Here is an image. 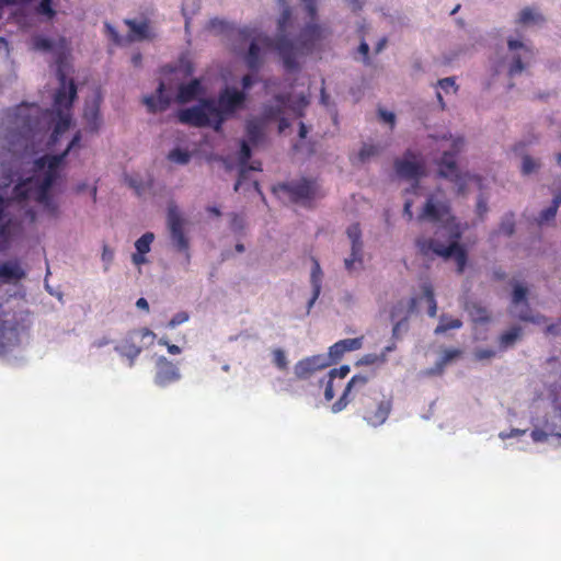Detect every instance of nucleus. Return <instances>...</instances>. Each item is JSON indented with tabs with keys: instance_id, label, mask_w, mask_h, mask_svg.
I'll return each mask as SVG.
<instances>
[{
	"instance_id": "f257e3e1",
	"label": "nucleus",
	"mask_w": 561,
	"mask_h": 561,
	"mask_svg": "<svg viewBox=\"0 0 561 561\" xmlns=\"http://www.w3.org/2000/svg\"><path fill=\"white\" fill-rule=\"evenodd\" d=\"M58 80L59 88L54 95L51 110L42 113L36 104L23 103L8 110L2 118L0 139L3 149L12 153L15 164H31V174L19 178L8 201H5L7 188L13 179L8 175L3 182H0L1 248H5L20 231L19 220L10 216L11 209L23 213V218L30 222H34L37 218L35 208L47 218L58 216L59 205L49 190L60 176L64 158L80 149L81 131L78 130L66 142L60 153L45 154L33 159L32 162L28 160L35 152L36 140L42 138V134L47 129H53L47 141L51 151L57 150L67 140L65 135L72 123L70 107L77 95V89L72 80H67L60 67Z\"/></svg>"
},
{
	"instance_id": "f03ea898",
	"label": "nucleus",
	"mask_w": 561,
	"mask_h": 561,
	"mask_svg": "<svg viewBox=\"0 0 561 561\" xmlns=\"http://www.w3.org/2000/svg\"><path fill=\"white\" fill-rule=\"evenodd\" d=\"M309 104L308 96L300 92L294 95H277L264 105L261 117H253L247 123V140H243L240 149V170L239 179L234 184V191H239L242 183L247 180L249 171L260 170V163L249 164L251 157L250 145H257L264 137L265 126L270 122H278V130L283 133L289 127V121L302 116L304 110Z\"/></svg>"
},
{
	"instance_id": "7ed1b4c3",
	"label": "nucleus",
	"mask_w": 561,
	"mask_h": 561,
	"mask_svg": "<svg viewBox=\"0 0 561 561\" xmlns=\"http://www.w3.org/2000/svg\"><path fill=\"white\" fill-rule=\"evenodd\" d=\"M419 220H427L437 225L434 238L422 237L416 240L419 250L425 255L433 253L445 259L454 257L457 272L462 273L467 264V256L458 244L461 231L440 193L431 194L427 197Z\"/></svg>"
},
{
	"instance_id": "20e7f679",
	"label": "nucleus",
	"mask_w": 561,
	"mask_h": 561,
	"mask_svg": "<svg viewBox=\"0 0 561 561\" xmlns=\"http://www.w3.org/2000/svg\"><path fill=\"white\" fill-rule=\"evenodd\" d=\"M280 8V15L277 20V39L273 42L262 32L252 28H242L233 32L237 43L233 44V50L244 55L245 62L251 70H256L261 66L262 55L265 50L275 48L282 59L287 65H293V45L289 43L288 36L291 34L293 20L296 18L294 9L289 5L288 0H276Z\"/></svg>"
},
{
	"instance_id": "39448f33",
	"label": "nucleus",
	"mask_w": 561,
	"mask_h": 561,
	"mask_svg": "<svg viewBox=\"0 0 561 561\" xmlns=\"http://www.w3.org/2000/svg\"><path fill=\"white\" fill-rule=\"evenodd\" d=\"M256 81V76L247 75L242 78V90L234 87H226L219 94L218 101L202 99L196 105L181 110L178 114L181 123L193 126H210L215 130L221 128L229 115L243 108L247 92Z\"/></svg>"
},
{
	"instance_id": "423d86ee",
	"label": "nucleus",
	"mask_w": 561,
	"mask_h": 561,
	"mask_svg": "<svg viewBox=\"0 0 561 561\" xmlns=\"http://www.w3.org/2000/svg\"><path fill=\"white\" fill-rule=\"evenodd\" d=\"M31 319L25 312L0 314V359L9 365L25 360Z\"/></svg>"
},
{
	"instance_id": "0eeeda50",
	"label": "nucleus",
	"mask_w": 561,
	"mask_h": 561,
	"mask_svg": "<svg viewBox=\"0 0 561 561\" xmlns=\"http://www.w3.org/2000/svg\"><path fill=\"white\" fill-rule=\"evenodd\" d=\"M437 142V150L442 151L439 159L434 158L438 164V174L453 182L458 195L465 196L474 188H481V179L474 174L460 173L456 162L455 154L460 150L463 139L461 137H453L443 134L433 137Z\"/></svg>"
},
{
	"instance_id": "6e6552de",
	"label": "nucleus",
	"mask_w": 561,
	"mask_h": 561,
	"mask_svg": "<svg viewBox=\"0 0 561 561\" xmlns=\"http://www.w3.org/2000/svg\"><path fill=\"white\" fill-rule=\"evenodd\" d=\"M290 35L288 36L289 43L293 45V65H287L283 59V62L287 69H295L297 67V58L299 55L308 53L320 45L330 35V31L327 25L321 24L317 20H308L306 24L298 30L297 19L293 20V27L290 28Z\"/></svg>"
},
{
	"instance_id": "1a4fd4ad",
	"label": "nucleus",
	"mask_w": 561,
	"mask_h": 561,
	"mask_svg": "<svg viewBox=\"0 0 561 561\" xmlns=\"http://www.w3.org/2000/svg\"><path fill=\"white\" fill-rule=\"evenodd\" d=\"M529 436L535 444L561 448V412L533 419Z\"/></svg>"
},
{
	"instance_id": "9d476101",
	"label": "nucleus",
	"mask_w": 561,
	"mask_h": 561,
	"mask_svg": "<svg viewBox=\"0 0 561 561\" xmlns=\"http://www.w3.org/2000/svg\"><path fill=\"white\" fill-rule=\"evenodd\" d=\"M512 295L510 304V313L519 319L520 321L541 324L546 322V318L540 313H535L530 308L528 287L519 280L513 279L511 282Z\"/></svg>"
},
{
	"instance_id": "9b49d317",
	"label": "nucleus",
	"mask_w": 561,
	"mask_h": 561,
	"mask_svg": "<svg viewBox=\"0 0 561 561\" xmlns=\"http://www.w3.org/2000/svg\"><path fill=\"white\" fill-rule=\"evenodd\" d=\"M534 57L530 45L519 39L507 41V72L511 78L520 75Z\"/></svg>"
},
{
	"instance_id": "f8f14e48",
	"label": "nucleus",
	"mask_w": 561,
	"mask_h": 561,
	"mask_svg": "<svg viewBox=\"0 0 561 561\" xmlns=\"http://www.w3.org/2000/svg\"><path fill=\"white\" fill-rule=\"evenodd\" d=\"M394 167L398 176L412 182L411 188H407V192L416 193L417 182L425 174V165L422 158L408 151L401 159L396 161Z\"/></svg>"
},
{
	"instance_id": "ddd939ff",
	"label": "nucleus",
	"mask_w": 561,
	"mask_h": 561,
	"mask_svg": "<svg viewBox=\"0 0 561 561\" xmlns=\"http://www.w3.org/2000/svg\"><path fill=\"white\" fill-rule=\"evenodd\" d=\"M168 227L170 229L172 244L178 251L184 252L186 261H188V239L184 233V219L178 206L173 203H170L168 206Z\"/></svg>"
},
{
	"instance_id": "4468645a",
	"label": "nucleus",
	"mask_w": 561,
	"mask_h": 561,
	"mask_svg": "<svg viewBox=\"0 0 561 561\" xmlns=\"http://www.w3.org/2000/svg\"><path fill=\"white\" fill-rule=\"evenodd\" d=\"M154 385L160 388H167L181 380L182 374L178 364L169 360L163 355L154 354Z\"/></svg>"
},
{
	"instance_id": "2eb2a0df",
	"label": "nucleus",
	"mask_w": 561,
	"mask_h": 561,
	"mask_svg": "<svg viewBox=\"0 0 561 561\" xmlns=\"http://www.w3.org/2000/svg\"><path fill=\"white\" fill-rule=\"evenodd\" d=\"M363 419L373 427H378L386 423L392 408L391 398L380 394L373 399V402L364 403Z\"/></svg>"
},
{
	"instance_id": "dca6fc26",
	"label": "nucleus",
	"mask_w": 561,
	"mask_h": 561,
	"mask_svg": "<svg viewBox=\"0 0 561 561\" xmlns=\"http://www.w3.org/2000/svg\"><path fill=\"white\" fill-rule=\"evenodd\" d=\"M276 192L288 194L294 202L305 203L314 195L316 183L301 179L278 185Z\"/></svg>"
},
{
	"instance_id": "f3484780",
	"label": "nucleus",
	"mask_w": 561,
	"mask_h": 561,
	"mask_svg": "<svg viewBox=\"0 0 561 561\" xmlns=\"http://www.w3.org/2000/svg\"><path fill=\"white\" fill-rule=\"evenodd\" d=\"M327 367L329 366L325 363V357L317 354L298 360L294 366V375L298 380H307Z\"/></svg>"
},
{
	"instance_id": "a211bd4d",
	"label": "nucleus",
	"mask_w": 561,
	"mask_h": 561,
	"mask_svg": "<svg viewBox=\"0 0 561 561\" xmlns=\"http://www.w3.org/2000/svg\"><path fill=\"white\" fill-rule=\"evenodd\" d=\"M100 103L101 95L99 91H94L92 96L85 101L83 108V121L85 123V127L90 131H98L102 125Z\"/></svg>"
},
{
	"instance_id": "6ab92c4d",
	"label": "nucleus",
	"mask_w": 561,
	"mask_h": 561,
	"mask_svg": "<svg viewBox=\"0 0 561 561\" xmlns=\"http://www.w3.org/2000/svg\"><path fill=\"white\" fill-rule=\"evenodd\" d=\"M128 32L122 36L117 30L108 22L104 23L105 32L108 37L117 45L125 46L140 37V23L137 21H126Z\"/></svg>"
},
{
	"instance_id": "aec40b11",
	"label": "nucleus",
	"mask_w": 561,
	"mask_h": 561,
	"mask_svg": "<svg viewBox=\"0 0 561 561\" xmlns=\"http://www.w3.org/2000/svg\"><path fill=\"white\" fill-rule=\"evenodd\" d=\"M415 306V300L409 299L407 301H399L391 310V320L393 321L392 335L398 339L403 332L408 330V317L400 318L404 310H412Z\"/></svg>"
},
{
	"instance_id": "412c9836",
	"label": "nucleus",
	"mask_w": 561,
	"mask_h": 561,
	"mask_svg": "<svg viewBox=\"0 0 561 561\" xmlns=\"http://www.w3.org/2000/svg\"><path fill=\"white\" fill-rule=\"evenodd\" d=\"M138 337L139 334L137 332H131L115 347L128 366L134 365L135 359L139 354V348L137 346Z\"/></svg>"
},
{
	"instance_id": "4be33fe9",
	"label": "nucleus",
	"mask_w": 561,
	"mask_h": 561,
	"mask_svg": "<svg viewBox=\"0 0 561 561\" xmlns=\"http://www.w3.org/2000/svg\"><path fill=\"white\" fill-rule=\"evenodd\" d=\"M368 381V378L366 376H363V375H355L351 378V380L347 382V386L342 394V397L333 403L332 405V412L333 413H339L341 411H343L346 405L348 404V400H347V397H348V393L351 392V390L353 388H362L364 387Z\"/></svg>"
},
{
	"instance_id": "5701e85b",
	"label": "nucleus",
	"mask_w": 561,
	"mask_h": 561,
	"mask_svg": "<svg viewBox=\"0 0 561 561\" xmlns=\"http://www.w3.org/2000/svg\"><path fill=\"white\" fill-rule=\"evenodd\" d=\"M173 92L171 89L167 88L165 83L162 81L158 88V99L154 100L153 98H148L142 100V103H145L151 111H162L170 104Z\"/></svg>"
},
{
	"instance_id": "b1692460",
	"label": "nucleus",
	"mask_w": 561,
	"mask_h": 561,
	"mask_svg": "<svg viewBox=\"0 0 561 561\" xmlns=\"http://www.w3.org/2000/svg\"><path fill=\"white\" fill-rule=\"evenodd\" d=\"M203 94H204V90L201 84V81L197 79H194L186 84L180 85L178 93H176V100L180 103H186V102L193 101L195 99H198Z\"/></svg>"
},
{
	"instance_id": "393cba45",
	"label": "nucleus",
	"mask_w": 561,
	"mask_h": 561,
	"mask_svg": "<svg viewBox=\"0 0 561 561\" xmlns=\"http://www.w3.org/2000/svg\"><path fill=\"white\" fill-rule=\"evenodd\" d=\"M543 22V16L539 12L538 9L534 7H525L523 8L515 20V23L522 27H531L539 25Z\"/></svg>"
},
{
	"instance_id": "a878e982",
	"label": "nucleus",
	"mask_w": 561,
	"mask_h": 561,
	"mask_svg": "<svg viewBox=\"0 0 561 561\" xmlns=\"http://www.w3.org/2000/svg\"><path fill=\"white\" fill-rule=\"evenodd\" d=\"M24 276L25 272L18 261H7L0 264V280L2 283L16 282Z\"/></svg>"
},
{
	"instance_id": "bb28decb",
	"label": "nucleus",
	"mask_w": 561,
	"mask_h": 561,
	"mask_svg": "<svg viewBox=\"0 0 561 561\" xmlns=\"http://www.w3.org/2000/svg\"><path fill=\"white\" fill-rule=\"evenodd\" d=\"M363 248L351 247V253L344 259V267L348 274L359 272L364 264Z\"/></svg>"
},
{
	"instance_id": "cd10ccee",
	"label": "nucleus",
	"mask_w": 561,
	"mask_h": 561,
	"mask_svg": "<svg viewBox=\"0 0 561 561\" xmlns=\"http://www.w3.org/2000/svg\"><path fill=\"white\" fill-rule=\"evenodd\" d=\"M463 309L469 313L471 320L476 323H486L490 320L488 310L473 301H466Z\"/></svg>"
},
{
	"instance_id": "c85d7f7f",
	"label": "nucleus",
	"mask_w": 561,
	"mask_h": 561,
	"mask_svg": "<svg viewBox=\"0 0 561 561\" xmlns=\"http://www.w3.org/2000/svg\"><path fill=\"white\" fill-rule=\"evenodd\" d=\"M438 325L435 328V334H443L448 330H457L462 327V321L458 318H453L447 313H442L438 318Z\"/></svg>"
},
{
	"instance_id": "c756f323",
	"label": "nucleus",
	"mask_w": 561,
	"mask_h": 561,
	"mask_svg": "<svg viewBox=\"0 0 561 561\" xmlns=\"http://www.w3.org/2000/svg\"><path fill=\"white\" fill-rule=\"evenodd\" d=\"M561 205V196H556L553 199H552V203L550 206H548L547 208L542 209L536 221L539 226H543V225H547L549 224L551 220L554 219L556 215H557V211H558V208L560 207Z\"/></svg>"
},
{
	"instance_id": "7c9ffc66",
	"label": "nucleus",
	"mask_w": 561,
	"mask_h": 561,
	"mask_svg": "<svg viewBox=\"0 0 561 561\" xmlns=\"http://www.w3.org/2000/svg\"><path fill=\"white\" fill-rule=\"evenodd\" d=\"M523 329L518 325L512 327L510 330L502 333L499 337V343L502 350L512 347L516 341L522 336Z\"/></svg>"
},
{
	"instance_id": "2f4dec72",
	"label": "nucleus",
	"mask_w": 561,
	"mask_h": 561,
	"mask_svg": "<svg viewBox=\"0 0 561 561\" xmlns=\"http://www.w3.org/2000/svg\"><path fill=\"white\" fill-rule=\"evenodd\" d=\"M299 5L308 20H317L319 8L323 0H298Z\"/></svg>"
},
{
	"instance_id": "473e14b6",
	"label": "nucleus",
	"mask_w": 561,
	"mask_h": 561,
	"mask_svg": "<svg viewBox=\"0 0 561 561\" xmlns=\"http://www.w3.org/2000/svg\"><path fill=\"white\" fill-rule=\"evenodd\" d=\"M345 354L344 348L342 347L340 341L334 343L332 346H330L329 352L321 354L322 357H325V363L328 366H331L332 364L336 363L342 358V356Z\"/></svg>"
},
{
	"instance_id": "72a5a7b5",
	"label": "nucleus",
	"mask_w": 561,
	"mask_h": 561,
	"mask_svg": "<svg viewBox=\"0 0 561 561\" xmlns=\"http://www.w3.org/2000/svg\"><path fill=\"white\" fill-rule=\"evenodd\" d=\"M540 168V162L530 157V156H524L522 159V173L524 175H530L535 172H537Z\"/></svg>"
},
{
	"instance_id": "f704fd0d",
	"label": "nucleus",
	"mask_w": 561,
	"mask_h": 561,
	"mask_svg": "<svg viewBox=\"0 0 561 561\" xmlns=\"http://www.w3.org/2000/svg\"><path fill=\"white\" fill-rule=\"evenodd\" d=\"M515 231V219L513 214H507L503 217L499 233L504 234L506 237H511Z\"/></svg>"
},
{
	"instance_id": "c9c22d12",
	"label": "nucleus",
	"mask_w": 561,
	"mask_h": 561,
	"mask_svg": "<svg viewBox=\"0 0 561 561\" xmlns=\"http://www.w3.org/2000/svg\"><path fill=\"white\" fill-rule=\"evenodd\" d=\"M460 355L461 351L458 348H446L440 353L437 362L445 368L447 365L457 359Z\"/></svg>"
},
{
	"instance_id": "e433bc0d",
	"label": "nucleus",
	"mask_w": 561,
	"mask_h": 561,
	"mask_svg": "<svg viewBox=\"0 0 561 561\" xmlns=\"http://www.w3.org/2000/svg\"><path fill=\"white\" fill-rule=\"evenodd\" d=\"M310 283L312 289H316V291L321 290L322 287V271L320 267V264L318 261H313L312 268H311V275H310Z\"/></svg>"
},
{
	"instance_id": "4c0bfd02",
	"label": "nucleus",
	"mask_w": 561,
	"mask_h": 561,
	"mask_svg": "<svg viewBox=\"0 0 561 561\" xmlns=\"http://www.w3.org/2000/svg\"><path fill=\"white\" fill-rule=\"evenodd\" d=\"M346 233L351 242V247L363 248L362 232L358 225H351L347 228Z\"/></svg>"
},
{
	"instance_id": "58836bf2",
	"label": "nucleus",
	"mask_w": 561,
	"mask_h": 561,
	"mask_svg": "<svg viewBox=\"0 0 561 561\" xmlns=\"http://www.w3.org/2000/svg\"><path fill=\"white\" fill-rule=\"evenodd\" d=\"M169 159L178 164H186L191 160V154L187 151L181 149H173L169 153Z\"/></svg>"
},
{
	"instance_id": "ea45409f",
	"label": "nucleus",
	"mask_w": 561,
	"mask_h": 561,
	"mask_svg": "<svg viewBox=\"0 0 561 561\" xmlns=\"http://www.w3.org/2000/svg\"><path fill=\"white\" fill-rule=\"evenodd\" d=\"M363 341H364V337L360 336V337L341 340L340 343H341L342 347L344 348V352L346 353V352L357 351V350L362 348Z\"/></svg>"
},
{
	"instance_id": "a19ab883",
	"label": "nucleus",
	"mask_w": 561,
	"mask_h": 561,
	"mask_svg": "<svg viewBox=\"0 0 561 561\" xmlns=\"http://www.w3.org/2000/svg\"><path fill=\"white\" fill-rule=\"evenodd\" d=\"M33 48L39 51H49L53 49V42L43 36H35L32 41Z\"/></svg>"
},
{
	"instance_id": "79ce46f5",
	"label": "nucleus",
	"mask_w": 561,
	"mask_h": 561,
	"mask_svg": "<svg viewBox=\"0 0 561 561\" xmlns=\"http://www.w3.org/2000/svg\"><path fill=\"white\" fill-rule=\"evenodd\" d=\"M245 228V221L243 217L238 214H230V229L234 233H242Z\"/></svg>"
},
{
	"instance_id": "37998d69",
	"label": "nucleus",
	"mask_w": 561,
	"mask_h": 561,
	"mask_svg": "<svg viewBox=\"0 0 561 561\" xmlns=\"http://www.w3.org/2000/svg\"><path fill=\"white\" fill-rule=\"evenodd\" d=\"M380 150V147L377 145H364L359 151V158L362 161H365L371 157L377 156Z\"/></svg>"
},
{
	"instance_id": "c03bdc74",
	"label": "nucleus",
	"mask_w": 561,
	"mask_h": 561,
	"mask_svg": "<svg viewBox=\"0 0 561 561\" xmlns=\"http://www.w3.org/2000/svg\"><path fill=\"white\" fill-rule=\"evenodd\" d=\"M190 320V314L186 311H181L175 313L171 320L168 322V329H175L176 327L187 322Z\"/></svg>"
},
{
	"instance_id": "a18cd8bd",
	"label": "nucleus",
	"mask_w": 561,
	"mask_h": 561,
	"mask_svg": "<svg viewBox=\"0 0 561 561\" xmlns=\"http://www.w3.org/2000/svg\"><path fill=\"white\" fill-rule=\"evenodd\" d=\"M273 363L279 369H286L288 366V359H287L286 353L280 348L273 351Z\"/></svg>"
},
{
	"instance_id": "49530a36",
	"label": "nucleus",
	"mask_w": 561,
	"mask_h": 561,
	"mask_svg": "<svg viewBox=\"0 0 561 561\" xmlns=\"http://www.w3.org/2000/svg\"><path fill=\"white\" fill-rule=\"evenodd\" d=\"M142 41L152 39L157 36L158 32L156 26L151 25V22L142 18Z\"/></svg>"
},
{
	"instance_id": "de8ad7c7",
	"label": "nucleus",
	"mask_w": 561,
	"mask_h": 561,
	"mask_svg": "<svg viewBox=\"0 0 561 561\" xmlns=\"http://www.w3.org/2000/svg\"><path fill=\"white\" fill-rule=\"evenodd\" d=\"M378 116L383 123L388 124L390 126V128H393V126L396 124L394 113L387 111L385 108H379Z\"/></svg>"
},
{
	"instance_id": "09e8293b",
	"label": "nucleus",
	"mask_w": 561,
	"mask_h": 561,
	"mask_svg": "<svg viewBox=\"0 0 561 561\" xmlns=\"http://www.w3.org/2000/svg\"><path fill=\"white\" fill-rule=\"evenodd\" d=\"M369 49H370L369 45L365 41L360 42L358 49H357L358 54L360 55V60L366 66L370 65Z\"/></svg>"
},
{
	"instance_id": "8fccbe9b",
	"label": "nucleus",
	"mask_w": 561,
	"mask_h": 561,
	"mask_svg": "<svg viewBox=\"0 0 561 561\" xmlns=\"http://www.w3.org/2000/svg\"><path fill=\"white\" fill-rule=\"evenodd\" d=\"M473 354L476 359L486 360L495 356V351L492 348H477Z\"/></svg>"
},
{
	"instance_id": "3c124183",
	"label": "nucleus",
	"mask_w": 561,
	"mask_h": 561,
	"mask_svg": "<svg viewBox=\"0 0 561 561\" xmlns=\"http://www.w3.org/2000/svg\"><path fill=\"white\" fill-rule=\"evenodd\" d=\"M527 433V430H519V428H512L510 432H500L499 438L502 440H506L508 438H516L525 435Z\"/></svg>"
},
{
	"instance_id": "603ef678",
	"label": "nucleus",
	"mask_w": 561,
	"mask_h": 561,
	"mask_svg": "<svg viewBox=\"0 0 561 561\" xmlns=\"http://www.w3.org/2000/svg\"><path fill=\"white\" fill-rule=\"evenodd\" d=\"M114 259V251L107 247H103L102 262L104 263V270L107 271Z\"/></svg>"
},
{
	"instance_id": "864d4df0",
	"label": "nucleus",
	"mask_w": 561,
	"mask_h": 561,
	"mask_svg": "<svg viewBox=\"0 0 561 561\" xmlns=\"http://www.w3.org/2000/svg\"><path fill=\"white\" fill-rule=\"evenodd\" d=\"M350 373V366L343 365L340 368L331 369L328 374V378L334 379L335 377L344 378Z\"/></svg>"
},
{
	"instance_id": "5fc2aeb1",
	"label": "nucleus",
	"mask_w": 561,
	"mask_h": 561,
	"mask_svg": "<svg viewBox=\"0 0 561 561\" xmlns=\"http://www.w3.org/2000/svg\"><path fill=\"white\" fill-rule=\"evenodd\" d=\"M158 344L165 346L168 350V353L171 355H178V354H181V352H182V348L180 346L169 343V341L165 337L159 339Z\"/></svg>"
},
{
	"instance_id": "6e6d98bb",
	"label": "nucleus",
	"mask_w": 561,
	"mask_h": 561,
	"mask_svg": "<svg viewBox=\"0 0 561 561\" xmlns=\"http://www.w3.org/2000/svg\"><path fill=\"white\" fill-rule=\"evenodd\" d=\"M438 85L446 93H448L450 90H456L455 80L450 77L439 80Z\"/></svg>"
},
{
	"instance_id": "4d7b16f0",
	"label": "nucleus",
	"mask_w": 561,
	"mask_h": 561,
	"mask_svg": "<svg viewBox=\"0 0 561 561\" xmlns=\"http://www.w3.org/2000/svg\"><path fill=\"white\" fill-rule=\"evenodd\" d=\"M153 233L151 232L142 233V264L145 263L144 255L149 251L150 243L153 241Z\"/></svg>"
},
{
	"instance_id": "13d9d810",
	"label": "nucleus",
	"mask_w": 561,
	"mask_h": 561,
	"mask_svg": "<svg viewBox=\"0 0 561 561\" xmlns=\"http://www.w3.org/2000/svg\"><path fill=\"white\" fill-rule=\"evenodd\" d=\"M444 367L436 360L435 365L428 369H426L423 375L425 376H436L442 375L444 373Z\"/></svg>"
},
{
	"instance_id": "bf43d9fd",
	"label": "nucleus",
	"mask_w": 561,
	"mask_h": 561,
	"mask_svg": "<svg viewBox=\"0 0 561 561\" xmlns=\"http://www.w3.org/2000/svg\"><path fill=\"white\" fill-rule=\"evenodd\" d=\"M488 211V201L480 195L477 202V213L479 216H482Z\"/></svg>"
},
{
	"instance_id": "052dcab7",
	"label": "nucleus",
	"mask_w": 561,
	"mask_h": 561,
	"mask_svg": "<svg viewBox=\"0 0 561 561\" xmlns=\"http://www.w3.org/2000/svg\"><path fill=\"white\" fill-rule=\"evenodd\" d=\"M358 364H362V365H374V364H378V360H377V354H366V355H364V356L358 360Z\"/></svg>"
},
{
	"instance_id": "680f3d73",
	"label": "nucleus",
	"mask_w": 561,
	"mask_h": 561,
	"mask_svg": "<svg viewBox=\"0 0 561 561\" xmlns=\"http://www.w3.org/2000/svg\"><path fill=\"white\" fill-rule=\"evenodd\" d=\"M332 380L333 379L328 378V382L325 385L324 398H325L327 401H331L334 398Z\"/></svg>"
},
{
	"instance_id": "e2e57ef3",
	"label": "nucleus",
	"mask_w": 561,
	"mask_h": 561,
	"mask_svg": "<svg viewBox=\"0 0 561 561\" xmlns=\"http://www.w3.org/2000/svg\"><path fill=\"white\" fill-rule=\"evenodd\" d=\"M136 252L133 254V262L136 266L140 265V238L134 243Z\"/></svg>"
},
{
	"instance_id": "0e129e2a",
	"label": "nucleus",
	"mask_w": 561,
	"mask_h": 561,
	"mask_svg": "<svg viewBox=\"0 0 561 561\" xmlns=\"http://www.w3.org/2000/svg\"><path fill=\"white\" fill-rule=\"evenodd\" d=\"M422 293L427 302L431 298H435L434 290H433L432 286L427 283L422 285Z\"/></svg>"
},
{
	"instance_id": "69168bd1",
	"label": "nucleus",
	"mask_w": 561,
	"mask_h": 561,
	"mask_svg": "<svg viewBox=\"0 0 561 561\" xmlns=\"http://www.w3.org/2000/svg\"><path fill=\"white\" fill-rule=\"evenodd\" d=\"M427 304H428L427 313L430 317L434 318L437 313V304H436L435 298H431Z\"/></svg>"
},
{
	"instance_id": "338daca9",
	"label": "nucleus",
	"mask_w": 561,
	"mask_h": 561,
	"mask_svg": "<svg viewBox=\"0 0 561 561\" xmlns=\"http://www.w3.org/2000/svg\"><path fill=\"white\" fill-rule=\"evenodd\" d=\"M353 11H358L364 5V0H345Z\"/></svg>"
},
{
	"instance_id": "774afa93",
	"label": "nucleus",
	"mask_w": 561,
	"mask_h": 561,
	"mask_svg": "<svg viewBox=\"0 0 561 561\" xmlns=\"http://www.w3.org/2000/svg\"><path fill=\"white\" fill-rule=\"evenodd\" d=\"M412 205H413L412 201L405 199L404 208H403V214L405 216H408L409 219H412V217H413Z\"/></svg>"
}]
</instances>
